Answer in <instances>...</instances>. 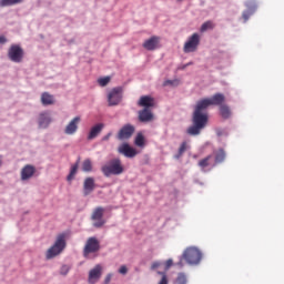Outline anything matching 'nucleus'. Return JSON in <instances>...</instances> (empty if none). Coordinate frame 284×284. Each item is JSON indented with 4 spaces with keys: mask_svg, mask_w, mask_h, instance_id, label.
Instances as JSON below:
<instances>
[{
    "mask_svg": "<svg viewBox=\"0 0 284 284\" xmlns=\"http://www.w3.org/2000/svg\"><path fill=\"white\" fill-rule=\"evenodd\" d=\"M210 106L209 98H203L199 100L195 105V110L193 113V124L189 126L187 134L191 136H197L201 130H204L209 123V113L207 109Z\"/></svg>",
    "mask_w": 284,
    "mask_h": 284,
    "instance_id": "obj_1",
    "label": "nucleus"
},
{
    "mask_svg": "<svg viewBox=\"0 0 284 284\" xmlns=\"http://www.w3.org/2000/svg\"><path fill=\"white\" fill-rule=\"evenodd\" d=\"M203 258V252L199 250V247H186L184 252L182 253V256L179 260V263L176 265L179 267H184V261L187 263V265H200L201 261Z\"/></svg>",
    "mask_w": 284,
    "mask_h": 284,
    "instance_id": "obj_2",
    "label": "nucleus"
},
{
    "mask_svg": "<svg viewBox=\"0 0 284 284\" xmlns=\"http://www.w3.org/2000/svg\"><path fill=\"white\" fill-rule=\"evenodd\" d=\"M67 247V234H59L55 239V243L47 250V258H55V256H59L62 254L63 250Z\"/></svg>",
    "mask_w": 284,
    "mask_h": 284,
    "instance_id": "obj_3",
    "label": "nucleus"
},
{
    "mask_svg": "<svg viewBox=\"0 0 284 284\" xmlns=\"http://www.w3.org/2000/svg\"><path fill=\"white\" fill-rule=\"evenodd\" d=\"M101 172L106 178H110L112 175L119 176L120 174H123L124 168L120 159H113L112 161H110L109 163L101 168Z\"/></svg>",
    "mask_w": 284,
    "mask_h": 284,
    "instance_id": "obj_4",
    "label": "nucleus"
},
{
    "mask_svg": "<svg viewBox=\"0 0 284 284\" xmlns=\"http://www.w3.org/2000/svg\"><path fill=\"white\" fill-rule=\"evenodd\" d=\"M101 244L100 241L95 236H91L88 239L84 248H83V256L88 257L89 254H94L95 252H100Z\"/></svg>",
    "mask_w": 284,
    "mask_h": 284,
    "instance_id": "obj_5",
    "label": "nucleus"
},
{
    "mask_svg": "<svg viewBox=\"0 0 284 284\" xmlns=\"http://www.w3.org/2000/svg\"><path fill=\"white\" fill-rule=\"evenodd\" d=\"M8 57L12 62H22L24 58V49H22L21 44H11L8 50Z\"/></svg>",
    "mask_w": 284,
    "mask_h": 284,
    "instance_id": "obj_6",
    "label": "nucleus"
},
{
    "mask_svg": "<svg viewBox=\"0 0 284 284\" xmlns=\"http://www.w3.org/2000/svg\"><path fill=\"white\" fill-rule=\"evenodd\" d=\"M200 42H201L200 33H192V36H190V38L184 43L183 51L185 53H191L193 51H196Z\"/></svg>",
    "mask_w": 284,
    "mask_h": 284,
    "instance_id": "obj_7",
    "label": "nucleus"
},
{
    "mask_svg": "<svg viewBox=\"0 0 284 284\" xmlns=\"http://www.w3.org/2000/svg\"><path fill=\"white\" fill-rule=\"evenodd\" d=\"M105 214L104 207H95L91 214V221H93L94 227H103L106 221L103 219Z\"/></svg>",
    "mask_w": 284,
    "mask_h": 284,
    "instance_id": "obj_8",
    "label": "nucleus"
},
{
    "mask_svg": "<svg viewBox=\"0 0 284 284\" xmlns=\"http://www.w3.org/2000/svg\"><path fill=\"white\" fill-rule=\"evenodd\" d=\"M122 98H123L122 87H114L108 93V102L110 105L119 104V102H121Z\"/></svg>",
    "mask_w": 284,
    "mask_h": 284,
    "instance_id": "obj_9",
    "label": "nucleus"
},
{
    "mask_svg": "<svg viewBox=\"0 0 284 284\" xmlns=\"http://www.w3.org/2000/svg\"><path fill=\"white\" fill-rule=\"evenodd\" d=\"M135 132L134 124H123L118 132V140L119 141H128V139H132Z\"/></svg>",
    "mask_w": 284,
    "mask_h": 284,
    "instance_id": "obj_10",
    "label": "nucleus"
},
{
    "mask_svg": "<svg viewBox=\"0 0 284 284\" xmlns=\"http://www.w3.org/2000/svg\"><path fill=\"white\" fill-rule=\"evenodd\" d=\"M52 123V115L50 111H41L38 115V126L40 130H47Z\"/></svg>",
    "mask_w": 284,
    "mask_h": 284,
    "instance_id": "obj_11",
    "label": "nucleus"
},
{
    "mask_svg": "<svg viewBox=\"0 0 284 284\" xmlns=\"http://www.w3.org/2000/svg\"><path fill=\"white\" fill-rule=\"evenodd\" d=\"M118 152H120V154H124L126 159H134L138 154L136 149H134V146H131L129 142H123L122 144H120Z\"/></svg>",
    "mask_w": 284,
    "mask_h": 284,
    "instance_id": "obj_12",
    "label": "nucleus"
},
{
    "mask_svg": "<svg viewBox=\"0 0 284 284\" xmlns=\"http://www.w3.org/2000/svg\"><path fill=\"white\" fill-rule=\"evenodd\" d=\"M103 274V267L102 265L98 264L95 265L92 270L89 272V283L90 284H95L100 281Z\"/></svg>",
    "mask_w": 284,
    "mask_h": 284,
    "instance_id": "obj_13",
    "label": "nucleus"
},
{
    "mask_svg": "<svg viewBox=\"0 0 284 284\" xmlns=\"http://www.w3.org/2000/svg\"><path fill=\"white\" fill-rule=\"evenodd\" d=\"M139 121L140 123H151V121H154V113L152 112V109L143 108L139 111Z\"/></svg>",
    "mask_w": 284,
    "mask_h": 284,
    "instance_id": "obj_14",
    "label": "nucleus"
},
{
    "mask_svg": "<svg viewBox=\"0 0 284 284\" xmlns=\"http://www.w3.org/2000/svg\"><path fill=\"white\" fill-rule=\"evenodd\" d=\"M80 121H81L80 115H75L74 118H72V120H70V122L67 124V126L64 129V133L65 134H75V132H78V130H79Z\"/></svg>",
    "mask_w": 284,
    "mask_h": 284,
    "instance_id": "obj_15",
    "label": "nucleus"
},
{
    "mask_svg": "<svg viewBox=\"0 0 284 284\" xmlns=\"http://www.w3.org/2000/svg\"><path fill=\"white\" fill-rule=\"evenodd\" d=\"M105 124L104 122H98V124H94V126H91L89 133H88V141H93V139H97L99 134H101L102 130H104Z\"/></svg>",
    "mask_w": 284,
    "mask_h": 284,
    "instance_id": "obj_16",
    "label": "nucleus"
},
{
    "mask_svg": "<svg viewBox=\"0 0 284 284\" xmlns=\"http://www.w3.org/2000/svg\"><path fill=\"white\" fill-rule=\"evenodd\" d=\"M95 190V179L92 176H88V179L84 180L83 183V195L89 196V194H92Z\"/></svg>",
    "mask_w": 284,
    "mask_h": 284,
    "instance_id": "obj_17",
    "label": "nucleus"
},
{
    "mask_svg": "<svg viewBox=\"0 0 284 284\" xmlns=\"http://www.w3.org/2000/svg\"><path fill=\"white\" fill-rule=\"evenodd\" d=\"M245 6L247 7V9L246 11H243L242 18L244 19V22H247V20L250 19V16H252L255 9H257V4L254 0H247V2H245Z\"/></svg>",
    "mask_w": 284,
    "mask_h": 284,
    "instance_id": "obj_18",
    "label": "nucleus"
},
{
    "mask_svg": "<svg viewBox=\"0 0 284 284\" xmlns=\"http://www.w3.org/2000/svg\"><path fill=\"white\" fill-rule=\"evenodd\" d=\"M37 170L34 165H24V168L21 170V180L22 181H29L34 176Z\"/></svg>",
    "mask_w": 284,
    "mask_h": 284,
    "instance_id": "obj_19",
    "label": "nucleus"
},
{
    "mask_svg": "<svg viewBox=\"0 0 284 284\" xmlns=\"http://www.w3.org/2000/svg\"><path fill=\"white\" fill-rule=\"evenodd\" d=\"M160 37L159 36H152L148 40H144L143 47L144 49H148L149 51H154L156 47H159Z\"/></svg>",
    "mask_w": 284,
    "mask_h": 284,
    "instance_id": "obj_20",
    "label": "nucleus"
},
{
    "mask_svg": "<svg viewBox=\"0 0 284 284\" xmlns=\"http://www.w3.org/2000/svg\"><path fill=\"white\" fill-rule=\"evenodd\" d=\"M139 104L146 109H150V106H154V98H152L151 95H142L139 100Z\"/></svg>",
    "mask_w": 284,
    "mask_h": 284,
    "instance_id": "obj_21",
    "label": "nucleus"
},
{
    "mask_svg": "<svg viewBox=\"0 0 284 284\" xmlns=\"http://www.w3.org/2000/svg\"><path fill=\"white\" fill-rule=\"evenodd\" d=\"M224 100H225L224 93H214V95H212V98H207L209 106L211 104H221L222 105Z\"/></svg>",
    "mask_w": 284,
    "mask_h": 284,
    "instance_id": "obj_22",
    "label": "nucleus"
},
{
    "mask_svg": "<svg viewBox=\"0 0 284 284\" xmlns=\"http://www.w3.org/2000/svg\"><path fill=\"white\" fill-rule=\"evenodd\" d=\"M199 165H200V168H202L203 170H204L205 168H210V166L215 165V163H214V156L209 155V156H206L205 159H202V160L199 162Z\"/></svg>",
    "mask_w": 284,
    "mask_h": 284,
    "instance_id": "obj_23",
    "label": "nucleus"
},
{
    "mask_svg": "<svg viewBox=\"0 0 284 284\" xmlns=\"http://www.w3.org/2000/svg\"><path fill=\"white\" fill-rule=\"evenodd\" d=\"M54 95L52 93H49L48 91H44L41 95V102L42 104H54Z\"/></svg>",
    "mask_w": 284,
    "mask_h": 284,
    "instance_id": "obj_24",
    "label": "nucleus"
},
{
    "mask_svg": "<svg viewBox=\"0 0 284 284\" xmlns=\"http://www.w3.org/2000/svg\"><path fill=\"white\" fill-rule=\"evenodd\" d=\"M225 159H226V153L224 149H217V151H215V161H213V163L214 165H216L217 163H223Z\"/></svg>",
    "mask_w": 284,
    "mask_h": 284,
    "instance_id": "obj_25",
    "label": "nucleus"
},
{
    "mask_svg": "<svg viewBox=\"0 0 284 284\" xmlns=\"http://www.w3.org/2000/svg\"><path fill=\"white\" fill-rule=\"evenodd\" d=\"M134 143H135V145H138V148H144L145 135H143V133H136Z\"/></svg>",
    "mask_w": 284,
    "mask_h": 284,
    "instance_id": "obj_26",
    "label": "nucleus"
},
{
    "mask_svg": "<svg viewBox=\"0 0 284 284\" xmlns=\"http://www.w3.org/2000/svg\"><path fill=\"white\" fill-rule=\"evenodd\" d=\"M220 113H221L222 118H230V115H231L230 106H227V104H221Z\"/></svg>",
    "mask_w": 284,
    "mask_h": 284,
    "instance_id": "obj_27",
    "label": "nucleus"
},
{
    "mask_svg": "<svg viewBox=\"0 0 284 284\" xmlns=\"http://www.w3.org/2000/svg\"><path fill=\"white\" fill-rule=\"evenodd\" d=\"M190 144H187L186 140H184V142L181 143L180 148H179V153L176 159H180V156H183L184 152H186V150H189Z\"/></svg>",
    "mask_w": 284,
    "mask_h": 284,
    "instance_id": "obj_28",
    "label": "nucleus"
},
{
    "mask_svg": "<svg viewBox=\"0 0 284 284\" xmlns=\"http://www.w3.org/2000/svg\"><path fill=\"white\" fill-rule=\"evenodd\" d=\"M82 170H83V172H92L93 165H92V161H90V159H87L85 161H83Z\"/></svg>",
    "mask_w": 284,
    "mask_h": 284,
    "instance_id": "obj_29",
    "label": "nucleus"
},
{
    "mask_svg": "<svg viewBox=\"0 0 284 284\" xmlns=\"http://www.w3.org/2000/svg\"><path fill=\"white\" fill-rule=\"evenodd\" d=\"M79 170V161L71 166L70 174L68 175V181H72Z\"/></svg>",
    "mask_w": 284,
    "mask_h": 284,
    "instance_id": "obj_30",
    "label": "nucleus"
},
{
    "mask_svg": "<svg viewBox=\"0 0 284 284\" xmlns=\"http://www.w3.org/2000/svg\"><path fill=\"white\" fill-rule=\"evenodd\" d=\"M23 0H0L1 7H11L12 4H19Z\"/></svg>",
    "mask_w": 284,
    "mask_h": 284,
    "instance_id": "obj_31",
    "label": "nucleus"
},
{
    "mask_svg": "<svg viewBox=\"0 0 284 284\" xmlns=\"http://www.w3.org/2000/svg\"><path fill=\"white\" fill-rule=\"evenodd\" d=\"M209 29H214V22H212V20H207L206 22H203L202 27H201V31H207Z\"/></svg>",
    "mask_w": 284,
    "mask_h": 284,
    "instance_id": "obj_32",
    "label": "nucleus"
},
{
    "mask_svg": "<svg viewBox=\"0 0 284 284\" xmlns=\"http://www.w3.org/2000/svg\"><path fill=\"white\" fill-rule=\"evenodd\" d=\"M98 82L101 87H106L111 82L110 75H104L103 78H98Z\"/></svg>",
    "mask_w": 284,
    "mask_h": 284,
    "instance_id": "obj_33",
    "label": "nucleus"
},
{
    "mask_svg": "<svg viewBox=\"0 0 284 284\" xmlns=\"http://www.w3.org/2000/svg\"><path fill=\"white\" fill-rule=\"evenodd\" d=\"M176 283L178 284H186L187 283L186 274L180 273L176 277Z\"/></svg>",
    "mask_w": 284,
    "mask_h": 284,
    "instance_id": "obj_34",
    "label": "nucleus"
},
{
    "mask_svg": "<svg viewBox=\"0 0 284 284\" xmlns=\"http://www.w3.org/2000/svg\"><path fill=\"white\" fill-rule=\"evenodd\" d=\"M158 274L162 275V278L160 280L159 284H169V278H168L165 272H158Z\"/></svg>",
    "mask_w": 284,
    "mask_h": 284,
    "instance_id": "obj_35",
    "label": "nucleus"
},
{
    "mask_svg": "<svg viewBox=\"0 0 284 284\" xmlns=\"http://www.w3.org/2000/svg\"><path fill=\"white\" fill-rule=\"evenodd\" d=\"M118 272H119V274H122L123 276H125V274H128L129 270H128L126 265H121L119 267Z\"/></svg>",
    "mask_w": 284,
    "mask_h": 284,
    "instance_id": "obj_36",
    "label": "nucleus"
},
{
    "mask_svg": "<svg viewBox=\"0 0 284 284\" xmlns=\"http://www.w3.org/2000/svg\"><path fill=\"white\" fill-rule=\"evenodd\" d=\"M112 278H113V274L112 273L106 274V276L104 278V284H110Z\"/></svg>",
    "mask_w": 284,
    "mask_h": 284,
    "instance_id": "obj_37",
    "label": "nucleus"
},
{
    "mask_svg": "<svg viewBox=\"0 0 284 284\" xmlns=\"http://www.w3.org/2000/svg\"><path fill=\"white\" fill-rule=\"evenodd\" d=\"M178 80H164L163 84L166 87L168 84H178Z\"/></svg>",
    "mask_w": 284,
    "mask_h": 284,
    "instance_id": "obj_38",
    "label": "nucleus"
},
{
    "mask_svg": "<svg viewBox=\"0 0 284 284\" xmlns=\"http://www.w3.org/2000/svg\"><path fill=\"white\" fill-rule=\"evenodd\" d=\"M173 265V261L172 258H169L166 262H165V270H170V267H172Z\"/></svg>",
    "mask_w": 284,
    "mask_h": 284,
    "instance_id": "obj_39",
    "label": "nucleus"
},
{
    "mask_svg": "<svg viewBox=\"0 0 284 284\" xmlns=\"http://www.w3.org/2000/svg\"><path fill=\"white\" fill-rule=\"evenodd\" d=\"M160 266H161V263L159 261H155L154 263H152L151 270H158V267Z\"/></svg>",
    "mask_w": 284,
    "mask_h": 284,
    "instance_id": "obj_40",
    "label": "nucleus"
},
{
    "mask_svg": "<svg viewBox=\"0 0 284 284\" xmlns=\"http://www.w3.org/2000/svg\"><path fill=\"white\" fill-rule=\"evenodd\" d=\"M68 272H69L68 265H63V267H61L60 270V274H68Z\"/></svg>",
    "mask_w": 284,
    "mask_h": 284,
    "instance_id": "obj_41",
    "label": "nucleus"
},
{
    "mask_svg": "<svg viewBox=\"0 0 284 284\" xmlns=\"http://www.w3.org/2000/svg\"><path fill=\"white\" fill-rule=\"evenodd\" d=\"M0 42H1L2 44H4V42H7L6 36H0Z\"/></svg>",
    "mask_w": 284,
    "mask_h": 284,
    "instance_id": "obj_42",
    "label": "nucleus"
},
{
    "mask_svg": "<svg viewBox=\"0 0 284 284\" xmlns=\"http://www.w3.org/2000/svg\"><path fill=\"white\" fill-rule=\"evenodd\" d=\"M110 136H111V133H108V135H104L103 141H109Z\"/></svg>",
    "mask_w": 284,
    "mask_h": 284,
    "instance_id": "obj_43",
    "label": "nucleus"
},
{
    "mask_svg": "<svg viewBox=\"0 0 284 284\" xmlns=\"http://www.w3.org/2000/svg\"><path fill=\"white\" fill-rule=\"evenodd\" d=\"M2 165H3V161L2 159H0V168H2Z\"/></svg>",
    "mask_w": 284,
    "mask_h": 284,
    "instance_id": "obj_44",
    "label": "nucleus"
},
{
    "mask_svg": "<svg viewBox=\"0 0 284 284\" xmlns=\"http://www.w3.org/2000/svg\"><path fill=\"white\" fill-rule=\"evenodd\" d=\"M180 2H182V0H179Z\"/></svg>",
    "mask_w": 284,
    "mask_h": 284,
    "instance_id": "obj_45",
    "label": "nucleus"
}]
</instances>
